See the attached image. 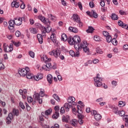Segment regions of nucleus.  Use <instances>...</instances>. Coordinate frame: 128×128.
Segmentation results:
<instances>
[{"label":"nucleus","mask_w":128,"mask_h":128,"mask_svg":"<svg viewBox=\"0 0 128 128\" xmlns=\"http://www.w3.org/2000/svg\"><path fill=\"white\" fill-rule=\"evenodd\" d=\"M76 108H77V112L79 114H82V107H80V105H78L76 106Z\"/></svg>","instance_id":"obj_32"},{"label":"nucleus","mask_w":128,"mask_h":128,"mask_svg":"<svg viewBox=\"0 0 128 128\" xmlns=\"http://www.w3.org/2000/svg\"><path fill=\"white\" fill-rule=\"evenodd\" d=\"M28 54L30 56H31V58H34V52L32 51H30L28 52Z\"/></svg>","instance_id":"obj_48"},{"label":"nucleus","mask_w":128,"mask_h":128,"mask_svg":"<svg viewBox=\"0 0 128 128\" xmlns=\"http://www.w3.org/2000/svg\"><path fill=\"white\" fill-rule=\"evenodd\" d=\"M26 76L27 78H28V80H32L34 79V74H32L30 72L29 73H27L26 74Z\"/></svg>","instance_id":"obj_27"},{"label":"nucleus","mask_w":128,"mask_h":128,"mask_svg":"<svg viewBox=\"0 0 128 128\" xmlns=\"http://www.w3.org/2000/svg\"><path fill=\"white\" fill-rule=\"evenodd\" d=\"M117 114H118L120 116H124V114H126V112L122 110H118V112Z\"/></svg>","instance_id":"obj_29"},{"label":"nucleus","mask_w":128,"mask_h":128,"mask_svg":"<svg viewBox=\"0 0 128 128\" xmlns=\"http://www.w3.org/2000/svg\"><path fill=\"white\" fill-rule=\"evenodd\" d=\"M94 40L96 42H100V40H102L100 37V36H94Z\"/></svg>","instance_id":"obj_39"},{"label":"nucleus","mask_w":128,"mask_h":128,"mask_svg":"<svg viewBox=\"0 0 128 128\" xmlns=\"http://www.w3.org/2000/svg\"><path fill=\"white\" fill-rule=\"evenodd\" d=\"M47 80L49 84L52 82V74H49L47 76Z\"/></svg>","instance_id":"obj_24"},{"label":"nucleus","mask_w":128,"mask_h":128,"mask_svg":"<svg viewBox=\"0 0 128 128\" xmlns=\"http://www.w3.org/2000/svg\"><path fill=\"white\" fill-rule=\"evenodd\" d=\"M48 18L51 20H56V17L54 16L52 14H48Z\"/></svg>","instance_id":"obj_37"},{"label":"nucleus","mask_w":128,"mask_h":128,"mask_svg":"<svg viewBox=\"0 0 128 128\" xmlns=\"http://www.w3.org/2000/svg\"><path fill=\"white\" fill-rule=\"evenodd\" d=\"M91 112V114L92 116H96V114H98V112H96V110H92V112Z\"/></svg>","instance_id":"obj_61"},{"label":"nucleus","mask_w":128,"mask_h":128,"mask_svg":"<svg viewBox=\"0 0 128 128\" xmlns=\"http://www.w3.org/2000/svg\"><path fill=\"white\" fill-rule=\"evenodd\" d=\"M30 24H34V19L32 18H30Z\"/></svg>","instance_id":"obj_64"},{"label":"nucleus","mask_w":128,"mask_h":128,"mask_svg":"<svg viewBox=\"0 0 128 128\" xmlns=\"http://www.w3.org/2000/svg\"><path fill=\"white\" fill-rule=\"evenodd\" d=\"M102 78L100 77V74H97L96 77L94 78V84L95 86L97 88H100L102 86Z\"/></svg>","instance_id":"obj_5"},{"label":"nucleus","mask_w":128,"mask_h":128,"mask_svg":"<svg viewBox=\"0 0 128 128\" xmlns=\"http://www.w3.org/2000/svg\"><path fill=\"white\" fill-rule=\"evenodd\" d=\"M19 94H20V96H22V98L24 100H26V94H28V90H26V89H24L23 90H20Z\"/></svg>","instance_id":"obj_12"},{"label":"nucleus","mask_w":128,"mask_h":128,"mask_svg":"<svg viewBox=\"0 0 128 128\" xmlns=\"http://www.w3.org/2000/svg\"><path fill=\"white\" fill-rule=\"evenodd\" d=\"M91 17L94 18H98V14H96V12H94V10H91Z\"/></svg>","instance_id":"obj_22"},{"label":"nucleus","mask_w":128,"mask_h":128,"mask_svg":"<svg viewBox=\"0 0 128 128\" xmlns=\"http://www.w3.org/2000/svg\"><path fill=\"white\" fill-rule=\"evenodd\" d=\"M11 6L12 8H18L20 6V2H12L11 4Z\"/></svg>","instance_id":"obj_20"},{"label":"nucleus","mask_w":128,"mask_h":128,"mask_svg":"<svg viewBox=\"0 0 128 128\" xmlns=\"http://www.w3.org/2000/svg\"><path fill=\"white\" fill-rule=\"evenodd\" d=\"M34 78V80H36V81H38V80H40V78L38 77V74H37L36 76H34V78Z\"/></svg>","instance_id":"obj_60"},{"label":"nucleus","mask_w":128,"mask_h":128,"mask_svg":"<svg viewBox=\"0 0 128 128\" xmlns=\"http://www.w3.org/2000/svg\"><path fill=\"white\" fill-rule=\"evenodd\" d=\"M96 52L97 54H102L104 52L102 50L100 49L99 48H96Z\"/></svg>","instance_id":"obj_40"},{"label":"nucleus","mask_w":128,"mask_h":128,"mask_svg":"<svg viewBox=\"0 0 128 128\" xmlns=\"http://www.w3.org/2000/svg\"><path fill=\"white\" fill-rule=\"evenodd\" d=\"M20 112H18V110L15 108L13 109V110H12V112L10 113L8 115V116L6 118V124H10L12 122V118H14V116H18Z\"/></svg>","instance_id":"obj_4"},{"label":"nucleus","mask_w":128,"mask_h":128,"mask_svg":"<svg viewBox=\"0 0 128 128\" xmlns=\"http://www.w3.org/2000/svg\"><path fill=\"white\" fill-rule=\"evenodd\" d=\"M41 60L44 62H50L52 59L50 58H48L46 55H43L42 57L41 58Z\"/></svg>","instance_id":"obj_17"},{"label":"nucleus","mask_w":128,"mask_h":128,"mask_svg":"<svg viewBox=\"0 0 128 128\" xmlns=\"http://www.w3.org/2000/svg\"><path fill=\"white\" fill-rule=\"evenodd\" d=\"M33 98L34 100H40V94L38 93H36L34 94Z\"/></svg>","instance_id":"obj_30"},{"label":"nucleus","mask_w":128,"mask_h":128,"mask_svg":"<svg viewBox=\"0 0 128 128\" xmlns=\"http://www.w3.org/2000/svg\"><path fill=\"white\" fill-rule=\"evenodd\" d=\"M8 24L10 26V27H8L9 30H12L14 28V24H16L14 20H10L8 22Z\"/></svg>","instance_id":"obj_15"},{"label":"nucleus","mask_w":128,"mask_h":128,"mask_svg":"<svg viewBox=\"0 0 128 128\" xmlns=\"http://www.w3.org/2000/svg\"><path fill=\"white\" fill-rule=\"evenodd\" d=\"M61 40H63V42H66V40L68 42V36L64 34H62Z\"/></svg>","instance_id":"obj_18"},{"label":"nucleus","mask_w":128,"mask_h":128,"mask_svg":"<svg viewBox=\"0 0 128 128\" xmlns=\"http://www.w3.org/2000/svg\"><path fill=\"white\" fill-rule=\"evenodd\" d=\"M38 18V20H41L42 22H44V24H50V20L44 18V16H39Z\"/></svg>","instance_id":"obj_9"},{"label":"nucleus","mask_w":128,"mask_h":128,"mask_svg":"<svg viewBox=\"0 0 128 128\" xmlns=\"http://www.w3.org/2000/svg\"><path fill=\"white\" fill-rule=\"evenodd\" d=\"M42 32L43 34H46L48 32V28H46V27H42Z\"/></svg>","instance_id":"obj_45"},{"label":"nucleus","mask_w":128,"mask_h":128,"mask_svg":"<svg viewBox=\"0 0 128 128\" xmlns=\"http://www.w3.org/2000/svg\"><path fill=\"white\" fill-rule=\"evenodd\" d=\"M48 54L50 56H54L55 58H58L60 54V50L56 48V50H53L52 52H49Z\"/></svg>","instance_id":"obj_7"},{"label":"nucleus","mask_w":128,"mask_h":128,"mask_svg":"<svg viewBox=\"0 0 128 128\" xmlns=\"http://www.w3.org/2000/svg\"><path fill=\"white\" fill-rule=\"evenodd\" d=\"M54 109L56 111L55 112H58V111L60 110V107L58 106H56Z\"/></svg>","instance_id":"obj_56"},{"label":"nucleus","mask_w":128,"mask_h":128,"mask_svg":"<svg viewBox=\"0 0 128 128\" xmlns=\"http://www.w3.org/2000/svg\"><path fill=\"white\" fill-rule=\"evenodd\" d=\"M123 120L126 122V124H128V115L124 116Z\"/></svg>","instance_id":"obj_46"},{"label":"nucleus","mask_w":128,"mask_h":128,"mask_svg":"<svg viewBox=\"0 0 128 128\" xmlns=\"http://www.w3.org/2000/svg\"><path fill=\"white\" fill-rule=\"evenodd\" d=\"M46 63V68H52V64H50V61H48Z\"/></svg>","instance_id":"obj_42"},{"label":"nucleus","mask_w":128,"mask_h":128,"mask_svg":"<svg viewBox=\"0 0 128 128\" xmlns=\"http://www.w3.org/2000/svg\"><path fill=\"white\" fill-rule=\"evenodd\" d=\"M28 102H29V104H32V102H34V99L32 96H28L27 98Z\"/></svg>","instance_id":"obj_41"},{"label":"nucleus","mask_w":128,"mask_h":128,"mask_svg":"<svg viewBox=\"0 0 128 128\" xmlns=\"http://www.w3.org/2000/svg\"><path fill=\"white\" fill-rule=\"evenodd\" d=\"M15 34L17 38L20 37V32L16 31L15 33Z\"/></svg>","instance_id":"obj_58"},{"label":"nucleus","mask_w":128,"mask_h":128,"mask_svg":"<svg viewBox=\"0 0 128 128\" xmlns=\"http://www.w3.org/2000/svg\"><path fill=\"white\" fill-rule=\"evenodd\" d=\"M76 52H75L72 50H70L69 52V54L71 56H74L75 58H78L80 56V51L76 50Z\"/></svg>","instance_id":"obj_13"},{"label":"nucleus","mask_w":128,"mask_h":128,"mask_svg":"<svg viewBox=\"0 0 128 128\" xmlns=\"http://www.w3.org/2000/svg\"><path fill=\"white\" fill-rule=\"evenodd\" d=\"M4 50L5 52H10L12 50H14V45L12 44H10V46L4 44L3 45Z\"/></svg>","instance_id":"obj_6"},{"label":"nucleus","mask_w":128,"mask_h":128,"mask_svg":"<svg viewBox=\"0 0 128 128\" xmlns=\"http://www.w3.org/2000/svg\"><path fill=\"white\" fill-rule=\"evenodd\" d=\"M124 22H122L121 20L118 21V26H121L122 28L124 26Z\"/></svg>","instance_id":"obj_53"},{"label":"nucleus","mask_w":128,"mask_h":128,"mask_svg":"<svg viewBox=\"0 0 128 128\" xmlns=\"http://www.w3.org/2000/svg\"><path fill=\"white\" fill-rule=\"evenodd\" d=\"M30 30L31 34H38V30L36 28H30Z\"/></svg>","instance_id":"obj_33"},{"label":"nucleus","mask_w":128,"mask_h":128,"mask_svg":"<svg viewBox=\"0 0 128 128\" xmlns=\"http://www.w3.org/2000/svg\"><path fill=\"white\" fill-rule=\"evenodd\" d=\"M112 44L114 46H116L118 44V40H116V39L113 38L112 39V40L111 41Z\"/></svg>","instance_id":"obj_43"},{"label":"nucleus","mask_w":128,"mask_h":128,"mask_svg":"<svg viewBox=\"0 0 128 128\" xmlns=\"http://www.w3.org/2000/svg\"><path fill=\"white\" fill-rule=\"evenodd\" d=\"M94 118L96 120H101L102 118V116L100 114H96L94 116Z\"/></svg>","instance_id":"obj_34"},{"label":"nucleus","mask_w":128,"mask_h":128,"mask_svg":"<svg viewBox=\"0 0 128 128\" xmlns=\"http://www.w3.org/2000/svg\"><path fill=\"white\" fill-rule=\"evenodd\" d=\"M24 20V18H14V22L16 26H20L22 24V20Z\"/></svg>","instance_id":"obj_11"},{"label":"nucleus","mask_w":128,"mask_h":128,"mask_svg":"<svg viewBox=\"0 0 128 128\" xmlns=\"http://www.w3.org/2000/svg\"><path fill=\"white\" fill-rule=\"evenodd\" d=\"M19 104L22 110H24V108H26V107L24 106V103H22V102H20Z\"/></svg>","instance_id":"obj_51"},{"label":"nucleus","mask_w":128,"mask_h":128,"mask_svg":"<svg viewBox=\"0 0 128 128\" xmlns=\"http://www.w3.org/2000/svg\"><path fill=\"white\" fill-rule=\"evenodd\" d=\"M69 30H70V32H74V33L78 32V28H76L70 27Z\"/></svg>","instance_id":"obj_25"},{"label":"nucleus","mask_w":128,"mask_h":128,"mask_svg":"<svg viewBox=\"0 0 128 128\" xmlns=\"http://www.w3.org/2000/svg\"><path fill=\"white\" fill-rule=\"evenodd\" d=\"M39 96H41L42 98H44V92L40 91L39 92Z\"/></svg>","instance_id":"obj_52"},{"label":"nucleus","mask_w":128,"mask_h":128,"mask_svg":"<svg viewBox=\"0 0 128 128\" xmlns=\"http://www.w3.org/2000/svg\"><path fill=\"white\" fill-rule=\"evenodd\" d=\"M52 112V110L50 108L45 111V112H42L41 113L42 116L45 118H48V116Z\"/></svg>","instance_id":"obj_10"},{"label":"nucleus","mask_w":128,"mask_h":128,"mask_svg":"<svg viewBox=\"0 0 128 128\" xmlns=\"http://www.w3.org/2000/svg\"><path fill=\"white\" fill-rule=\"evenodd\" d=\"M66 112V108H64V107H62L60 110V114H64V112Z\"/></svg>","instance_id":"obj_47"},{"label":"nucleus","mask_w":128,"mask_h":128,"mask_svg":"<svg viewBox=\"0 0 128 128\" xmlns=\"http://www.w3.org/2000/svg\"><path fill=\"white\" fill-rule=\"evenodd\" d=\"M68 42L72 46H78V44L80 42V37L78 36H75L74 37L70 36L68 38Z\"/></svg>","instance_id":"obj_1"},{"label":"nucleus","mask_w":128,"mask_h":128,"mask_svg":"<svg viewBox=\"0 0 128 128\" xmlns=\"http://www.w3.org/2000/svg\"><path fill=\"white\" fill-rule=\"evenodd\" d=\"M112 110L116 114H118V107H114Z\"/></svg>","instance_id":"obj_44"},{"label":"nucleus","mask_w":128,"mask_h":128,"mask_svg":"<svg viewBox=\"0 0 128 128\" xmlns=\"http://www.w3.org/2000/svg\"><path fill=\"white\" fill-rule=\"evenodd\" d=\"M60 116V113L58 112H55L54 115L52 116V118L56 120Z\"/></svg>","instance_id":"obj_31"},{"label":"nucleus","mask_w":128,"mask_h":128,"mask_svg":"<svg viewBox=\"0 0 128 128\" xmlns=\"http://www.w3.org/2000/svg\"><path fill=\"white\" fill-rule=\"evenodd\" d=\"M50 40L54 44V46H58V41L56 40V35L54 33H52L50 36Z\"/></svg>","instance_id":"obj_8"},{"label":"nucleus","mask_w":128,"mask_h":128,"mask_svg":"<svg viewBox=\"0 0 128 128\" xmlns=\"http://www.w3.org/2000/svg\"><path fill=\"white\" fill-rule=\"evenodd\" d=\"M68 103H66L64 104V108H66V112H68L70 110V108H72V104L74 106L76 105V98L74 96H70L68 98Z\"/></svg>","instance_id":"obj_3"},{"label":"nucleus","mask_w":128,"mask_h":128,"mask_svg":"<svg viewBox=\"0 0 128 128\" xmlns=\"http://www.w3.org/2000/svg\"><path fill=\"white\" fill-rule=\"evenodd\" d=\"M106 40L107 42L110 44L112 40V36L110 35H109L106 37Z\"/></svg>","instance_id":"obj_35"},{"label":"nucleus","mask_w":128,"mask_h":128,"mask_svg":"<svg viewBox=\"0 0 128 128\" xmlns=\"http://www.w3.org/2000/svg\"><path fill=\"white\" fill-rule=\"evenodd\" d=\"M62 120V122H68L70 120V116L68 115L63 116Z\"/></svg>","instance_id":"obj_21"},{"label":"nucleus","mask_w":128,"mask_h":128,"mask_svg":"<svg viewBox=\"0 0 128 128\" xmlns=\"http://www.w3.org/2000/svg\"><path fill=\"white\" fill-rule=\"evenodd\" d=\"M103 35L104 36H106V38L107 36H110V33H108V32H106V31H104L102 32Z\"/></svg>","instance_id":"obj_50"},{"label":"nucleus","mask_w":128,"mask_h":128,"mask_svg":"<svg viewBox=\"0 0 128 128\" xmlns=\"http://www.w3.org/2000/svg\"><path fill=\"white\" fill-rule=\"evenodd\" d=\"M74 48L76 50H80V48H82L84 52H88L90 51V49L88 48V42H86V41H83L82 42L80 46L74 45Z\"/></svg>","instance_id":"obj_2"},{"label":"nucleus","mask_w":128,"mask_h":128,"mask_svg":"<svg viewBox=\"0 0 128 128\" xmlns=\"http://www.w3.org/2000/svg\"><path fill=\"white\" fill-rule=\"evenodd\" d=\"M111 18L113 20H118V16L116 14H112Z\"/></svg>","instance_id":"obj_26"},{"label":"nucleus","mask_w":128,"mask_h":128,"mask_svg":"<svg viewBox=\"0 0 128 128\" xmlns=\"http://www.w3.org/2000/svg\"><path fill=\"white\" fill-rule=\"evenodd\" d=\"M52 97L54 98V100H56L58 102H60V97L56 94H54Z\"/></svg>","instance_id":"obj_36"},{"label":"nucleus","mask_w":128,"mask_h":128,"mask_svg":"<svg viewBox=\"0 0 128 128\" xmlns=\"http://www.w3.org/2000/svg\"><path fill=\"white\" fill-rule=\"evenodd\" d=\"M72 18H73L74 22H80V18L78 14H73Z\"/></svg>","instance_id":"obj_16"},{"label":"nucleus","mask_w":128,"mask_h":128,"mask_svg":"<svg viewBox=\"0 0 128 128\" xmlns=\"http://www.w3.org/2000/svg\"><path fill=\"white\" fill-rule=\"evenodd\" d=\"M94 30V28H92V26H89L88 28V29L86 30V32H88V34H92Z\"/></svg>","instance_id":"obj_28"},{"label":"nucleus","mask_w":128,"mask_h":128,"mask_svg":"<svg viewBox=\"0 0 128 128\" xmlns=\"http://www.w3.org/2000/svg\"><path fill=\"white\" fill-rule=\"evenodd\" d=\"M70 124L72 126H78V120L74 119L70 121Z\"/></svg>","instance_id":"obj_19"},{"label":"nucleus","mask_w":128,"mask_h":128,"mask_svg":"<svg viewBox=\"0 0 128 128\" xmlns=\"http://www.w3.org/2000/svg\"><path fill=\"white\" fill-rule=\"evenodd\" d=\"M18 74L21 76H26V70L24 68H22L18 71Z\"/></svg>","instance_id":"obj_14"},{"label":"nucleus","mask_w":128,"mask_h":128,"mask_svg":"<svg viewBox=\"0 0 128 128\" xmlns=\"http://www.w3.org/2000/svg\"><path fill=\"white\" fill-rule=\"evenodd\" d=\"M122 28H126V30H128V24H124Z\"/></svg>","instance_id":"obj_63"},{"label":"nucleus","mask_w":128,"mask_h":128,"mask_svg":"<svg viewBox=\"0 0 128 128\" xmlns=\"http://www.w3.org/2000/svg\"><path fill=\"white\" fill-rule=\"evenodd\" d=\"M118 106L120 108H122V106H126V102H124L122 101H120Z\"/></svg>","instance_id":"obj_38"},{"label":"nucleus","mask_w":128,"mask_h":128,"mask_svg":"<svg viewBox=\"0 0 128 128\" xmlns=\"http://www.w3.org/2000/svg\"><path fill=\"white\" fill-rule=\"evenodd\" d=\"M26 108H27V110L28 112L30 110V105H28V103L26 102Z\"/></svg>","instance_id":"obj_59"},{"label":"nucleus","mask_w":128,"mask_h":128,"mask_svg":"<svg viewBox=\"0 0 128 128\" xmlns=\"http://www.w3.org/2000/svg\"><path fill=\"white\" fill-rule=\"evenodd\" d=\"M13 44L15 46H20V42H12Z\"/></svg>","instance_id":"obj_49"},{"label":"nucleus","mask_w":128,"mask_h":128,"mask_svg":"<svg viewBox=\"0 0 128 128\" xmlns=\"http://www.w3.org/2000/svg\"><path fill=\"white\" fill-rule=\"evenodd\" d=\"M72 112L74 114H78V110H76V108H72Z\"/></svg>","instance_id":"obj_57"},{"label":"nucleus","mask_w":128,"mask_h":128,"mask_svg":"<svg viewBox=\"0 0 128 128\" xmlns=\"http://www.w3.org/2000/svg\"><path fill=\"white\" fill-rule=\"evenodd\" d=\"M78 120H80V118H81V120H84V115H82V114H79L78 115Z\"/></svg>","instance_id":"obj_62"},{"label":"nucleus","mask_w":128,"mask_h":128,"mask_svg":"<svg viewBox=\"0 0 128 128\" xmlns=\"http://www.w3.org/2000/svg\"><path fill=\"white\" fill-rule=\"evenodd\" d=\"M37 38L38 40V42H39L40 44H42V36L40 34H37Z\"/></svg>","instance_id":"obj_23"},{"label":"nucleus","mask_w":128,"mask_h":128,"mask_svg":"<svg viewBox=\"0 0 128 128\" xmlns=\"http://www.w3.org/2000/svg\"><path fill=\"white\" fill-rule=\"evenodd\" d=\"M89 5H90V8H92L94 7V2H90Z\"/></svg>","instance_id":"obj_54"},{"label":"nucleus","mask_w":128,"mask_h":128,"mask_svg":"<svg viewBox=\"0 0 128 128\" xmlns=\"http://www.w3.org/2000/svg\"><path fill=\"white\" fill-rule=\"evenodd\" d=\"M84 119L79 118L78 120V122L80 124H84Z\"/></svg>","instance_id":"obj_55"}]
</instances>
